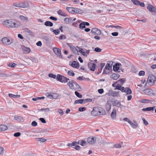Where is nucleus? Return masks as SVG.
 <instances>
[{
  "instance_id": "obj_50",
  "label": "nucleus",
  "mask_w": 156,
  "mask_h": 156,
  "mask_svg": "<svg viewBox=\"0 0 156 156\" xmlns=\"http://www.w3.org/2000/svg\"><path fill=\"white\" fill-rule=\"evenodd\" d=\"M141 102L143 103H148L150 101V100L148 99H144L141 100Z\"/></svg>"
},
{
  "instance_id": "obj_58",
  "label": "nucleus",
  "mask_w": 156,
  "mask_h": 156,
  "mask_svg": "<svg viewBox=\"0 0 156 156\" xmlns=\"http://www.w3.org/2000/svg\"><path fill=\"white\" fill-rule=\"evenodd\" d=\"M39 120L41 121L42 123H45L46 122V121L43 118H40Z\"/></svg>"
},
{
  "instance_id": "obj_13",
  "label": "nucleus",
  "mask_w": 156,
  "mask_h": 156,
  "mask_svg": "<svg viewBox=\"0 0 156 156\" xmlns=\"http://www.w3.org/2000/svg\"><path fill=\"white\" fill-rule=\"evenodd\" d=\"M88 66L91 70L92 71H94L96 65L94 63L89 62L88 64Z\"/></svg>"
},
{
  "instance_id": "obj_59",
  "label": "nucleus",
  "mask_w": 156,
  "mask_h": 156,
  "mask_svg": "<svg viewBox=\"0 0 156 156\" xmlns=\"http://www.w3.org/2000/svg\"><path fill=\"white\" fill-rule=\"evenodd\" d=\"M98 92L100 94H102L104 92V90L103 89H100L98 90Z\"/></svg>"
},
{
  "instance_id": "obj_26",
  "label": "nucleus",
  "mask_w": 156,
  "mask_h": 156,
  "mask_svg": "<svg viewBox=\"0 0 156 156\" xmlns=\"http://www.w3.org/2000/svg\"><path fill=\"white\" fill-rule=\"evenodd\" d=\"M106 110L107 111H108L111 109V103L108 102H107L105 105Z\"/></svg>"
},
{
  "instance_id": "obj_20",
  "label": "nucleus",
  "mask_w": 156,
  "mask_h": 156,
  "mask_svg": "<svg viewBox=\"0 0 156 156\" xmlns=\"http://www.w3.org/2000/svg\"><path fill=\"white\" fill-rule=\"evenodd\" d=\"M147 9L151 12H154L155 11L156 9L152 5L148 4L147 7Z\"/></svg>"
},
{
  "instance_id": "obj_30",
  "label": "nucleus",
  "mask_w": 156,
  "mask_h": 156,
  "mask_svg": "<svg viewBox=\"0 0 156 156\" xmlns=\"http://www.w3.org/2000/svg\"><path fill=\"white\" fill-rule=\"evenodd\" d=\"M19 18L25 22L27 21L28 18L26 16H24L22 15H21L19 16Z\"/></svg>"
},
{
  "instance_id": "obj_16",
  "label": "nucleus",
  "mask_w": 156,
  "mask_h": 156,
  "mask_svg": "<svg viewBox=\"0 0 156 156\" xmlns=\"http://www.w3.org/2000/svg\"><path fill=\"white\" fill-rule=\"evenodd\" d=\"M110 76L112 79L114 80H116L119 78L120 75L118 74L112 73Z\"/></svg>"
},
{
  "instance_id": "obj_10",
  "label": "nucleus",
  "mask_w": 156,
  "mask_h": 156,
  "mask_svg": "<svg viewBox=\"0 0 156 156\" xmlns=\"http://www.w3.org/2000/svg\"><path fill=\"white\" fill-rule=\"evenodd\" d=\"M91 32L95 35H100L101 34V30L96 28H92Z\"/></svg>"
},
{
  "instance_id": "obj_57",
  "label": "nucleus",
  "mask_w": 156,
  "mask_h": 156,
  "mask_svg": "<svg viewBox=\"0 0 156 156\" xmlns=\"http://www.w3.org/2000/svg\"><path fill=\"white\" fill-rule=\"evenodd\" d=\"M31 125L33 126H35L37 125V123L35 121H33L31 123Z\"/></svg>"
},
{
  "instance_id": "obj_41",
  "label": "nucleus",
  "mask_w": 156,
  "mask_h": 156,
  "mask_svg": "<svg viewBox=\"0 0 156 156\" xmlns=\"http://www.w3.org/2000/svg\"><path fill=\"white\" fill-rule=\"evenodd\" d=\"M70 76H73L75 75V73L72 70L69 71L67 73Z\"/></svg>"
},
{
  "instance_id": "obj_9",
  "label": "nucleus",
  "mask_w": 156,
  "mask_h": 156,
  "mask_svg": "<svg viewBox=\"0 0 156 156\" xmlns=\"http://www.w3.org/2000/svg\"><path fill=\"white\" fill-rule=\"evenodd\" d=\"M2 42L4 44L6 45H9L12 42V41H11L9 38L7 37H4L2 39Z\"/></svg>"
},
{
  "instance_id": "obj_29",
  "label": "nucleus",
  "mask_w": 156,
  "mask_h": 156,
  "mask_svg": "<svg viewBox=\"0 0 156 156\" xmlns=\"http://www.w3.org/2000/svg\"><path fill=\"white\" fill-rule=\"evenodd\" d=\"M64 21L66 24H69L72 22V20L69 18H65Z\"/></svg>"
},
{
  "instance_id": "obj_38",
  "label": "nucleus",
  "mask_w": 156,
  "mask_h": 156,
  "mask_svg": "<svg viewBox=\"0 0 156 156\" xmlns=\"http://www.w3.org/2000/svg\"><path fill=\"white\" fill-rule=\"evenodd\" d=\"M14 5L16 7L20 8H24L25 6L23 5V3L20 4H15Z\"/></svg>"
},
{
  "instance_id": "obj_24",
  "label": "nucleus",
  "mask_w": 156,
  "mask_h": 156,
  "mask_svg": "<svg viewBox=\"0 0 156 156\" xmlns=\"http://www.w3.org/2000/svg\"><path fill=\"white\" fill-rule=\"evenodd\" d=\"M73 10L74 12H75L77 13L81 14L83 12V10L76 8H74Z\"/></svg>"
},
{
  "instance_id": "obj_14",
  "label": "nucleus",
  "mask_w": 156,
  "mask_h": 156,
  "mask_svg": "<svg viewBox=\"0 0 156 156\" xmlns=\"http://www.w3.org/2000/svg\"><path fill=\"white\" fill-rule=\"evenodd\" d=\"M87 141L90 144H92L96 142V139L93 137H89L87 139Z\"/></svg>"
},
{
  "instance_id": "obj_25",
  "label": "nucleus",
  "mask_w": 156,
  "mask_h": 156,
  "mask_svg": "<svg viewBox=\"0 0 156 156\" xmlns=\"http://www.w3.org/2000/svg\"><path fill=\"white\" fill-rule=\"evenodd\" d=\"M75 104H85L84 99H80L78 100H76L75 101Z\"/></svg>"
},
{
  "instance_id": "obj_43",
  "label": "nucleus",
  "mask_w": 156,
  "mask_h": 156,
  "mask_svg": "<svg viewBox=\"0 0 156 156\" xmlns=\"http://www.w3.org/2000/svg\"><path fill=\"white\" fill-rule=\"evenodd\" d=\"M76 144H78V142H73L72 143H69L67 144V146H74Z\"/></svg>"
},
{
  "instance_id": "obj_62",
  "label": "nucleus",
  "mask_w": 156,
  "mask_h": 156,
  "mask_svg": "<svg viewBox=\"0 0 156 156\" xmlns=\"http://www.w3.org/2000/svg\"><path fill=\"white\" fill-rule=\"evenodd\" d=\"M50 19L51 20L56 21L57 20V19L54 17L51 16L50 17Z\"/></svg>"
},
{
  "instance_id": "obj_2",
  "label": "nucleus",
  "mask_w": 156,
  "mask_h": 156,
  "mask_svg": "<svg viewBox=\"0 0 156 156\" xmlns=\"http://www.w3.org/2000/svg\"><path fill=\"white\" fill-rule=\"evenodd\" d=\"M70 88L73 90H78L80 91L81 90V88L80 86L78 83L76 82H74L73 80H71L67 84Z\"/></svg>"
},
{
  "instance_id": "obj_19",
  "label": "nucleus",
  "mask_w": 156,
  "mask_h": 156,
  "mask_svg": "<svg viewBox=\"0 0 156 156\" xmlns=\"http://www.w3.org/2000/svg\"><path fill=\"white\" fill-rule=\"evenodd\" d=\"M153 90L150 89H147L144 90V93L147 95H150L152 94Z\"/></svg>"
},
{
  "instance_id": "obj_42",
  "label": "nucleus",
  "mask_w": 156,
  "mask_h": 156,
  "mask_svg": "<svg viewBox=\"0 0 156 156\" xmlns=\"http://www.w3.org/2000/svg\"><path fill=\"white\" fill-rule=\"evenodd\" d=\"M16 65V64L14 63H11L8 65L9 67L12 68H14Z\"/></svg>"
},
{
  "instance_id": "obj_33",
  "label": "nucleus",
  "mask_w": 156,
  "mask_h": 156,
  "mask_svg": "<svg viewBox=\"0 0 156 156\" xmlns=\"http://www.w3.org/2000/svg\"><path fill=\"white\" fill-rule=\"evenodd\" d=\"M86 144V142L84 140H81L80 142L79 141L78 142V144H80L81 145L83 146H85Z\"/></svg>"
},
{
  "instance_id": "obj_28",
  "label": "nucleus",
  "mask_w": 156,
  "mask_h": 156,
  "mask_svg": "<svg viewBox=\"0 0 156 156\" xmlns=\"http://www.w3.org/2000/svg\"><path fill=\"white\" fill-rule=\"evenodd\" d=\"M9 96L10 98H18L20 97V95H16L12 94H9Z\"/></svg>"
},
{
  "instance_id": "obj_47",
  "label": "nucleus",
  "mask_w": 156,
  "mask_h": 156,
  "mask_svg": "<svg viewBox=\"0 0 156 156\" xmlns=\"http://www.w3.org/2000/svg\"><path fill=\"white\" fill-rule=\"evenodd\" d=\"M10 75L7 74H5L4 73L0 74V76L2 77H9Z\"/></svg>"
},
{
  "instance_id": "obj_27",
  "label": "nucleus",
  "mask_w": 156,
  "mask_h": 156,
  "mask_svg": "<svg viewBox=\"0 0 156 156\" xmlns=\"http://www.w3.org/2000/svg\"><path fill=\"white\" fill-rule=\"evenodd\" d=\"M44 24L46 26L50 27H51L53 26L52 23L50 21H46L44 23Z\"/></svg>"
},
{
  "instance_id": "obj_44",
  "label": "nucleus",
  "mask_w": 156,
  "mask_h": 156,
  "mask_svg": "<svg viewBox=\"0 0 156 156\" xmlns=\"http://www.w3.org/2000/svg\"><path fill=\"white\" fill-rule=\"evenodd\" d=\"M122 142L121 143L117 144L115 145V147L116 148H120L122 147Z\"/></svg>"
},
{
  "instance_id": "obj_21",
  "label": "nucleus",
  "mask_w": 156,
  "mask_h": 156,
  "mask_svg": "<svg viewBox=\"0 0 156 156\" xmlns=\"http://www.w3.org/2000/svg\"><path fill=\"white\" fill-rule=\"evenodd\" d=\"M155 107V106L147 107L146 108H143L142 109V110L144 111H153Z\"/></svg>"
},
{
  "instance_id": "obj_51",
  "label": "nucleus",
  "mask_w": 156,
  "mask_h": 156,
  "mask_svg": "<svg viewBox=\"0 0 156 156\" xmlns=\"http://www.w3.org/2000/svg\"><path fill=\"white\" fill-rule=\"evenodd\" d=\"M86 108L85 107H80L78 109V111L80 112H83L86 110Z\"/></svg>"
},
{
  "instance_id": "obj_64",
  "label": "nucleus",
  "mask_w": 156,
  "mask_h": 156,
  "mask_svg": "<svg viewBox=\"0 0 156 156\" xmlns=\"http://www.w3.org/2000/svg\"><path fill=\"white\" fill-rule=\"evenodd\" d=\"M58 112H59V113L61 115H62L63 114V112L62 109H58Z\"/></svg>"
},
{
  "instance_id": "obj_36",
  "label": "nucleus",
  "mask_w": 156,
  "mask_h": 156,
  "mask_svg": "<svg viewBox=\"0 0 156 156\" xmlns=\"http://www.w3.org/2000/svg\"><path fill=\"white\" fill-rule=\"evenodd\" d=\"M74 8L73 7H67L66 8V9L67 11L69 12L72 13L74 12Z\"/></svg>"
},
{
  "instance_id": "obj_52",
  "label": "nucleus",
  "mask_w": 156,
  "mask_h": 156,
  "mask_svg": "<svg viewBox=\"0 0 156 156\" xmlns=\"http://www.w3.org/2000/svg\"><path fill=\"white\" fill-rule=\"evenodd\" d=\"M145 74V72L144 71H140L139 73V75L140 76H144Z\"/></svg>"
},
{
  "instance_id": "obj_1",
  "label": "nucleus",
  "mask_w": 156,
  "mask_h": 156,
  "mask_svg": "<svg viewBox=\"0 0 156 156\" xmlns=\"http://www.w3.org/2000/svg\"><path fill=\"white\" fill-rule=\"evenodd\" d=\"M3 24L6 27L12 28L18 27L21 25L20 23L12 20H5L3 22Z\"/></svg>"
},
{
  "instance_id": "obj_53",
  "label": "nucleus",
  "mask_w": 156,
  "mask_h": 156,
  "mask_svg": "<svg viewBox=\"0 0 156 156\" xmlns=\"http://www.w3.org/2000/svg\"><path fill=\"white\" fill-rule=\"evenodd\" d=\"M101 51V49L97 47L95 48L94 51L97 52H100Z\"/></svg>"
},
{
  "instance_id": "obj_6",
  "label": "nucleus",
  "mask_w": 156,
  "mask_h": 156,
  "mask_svg": "<svg viewBox=\"0 0 156 156\" xmlns=\"http://www.w3.org/2000/svg\"><path fill=\"white\" fill-rule=\"evenodd\" d=\"M120 90L122 92L126 93V94H130L132 93L131 90L129 87L124 88L122 86Z\"/></svg>"
},
{
  "instance_id": "obj_11",
  "label": "nucleus",
  "mask_w": 156,
  "mask_h": 156,
  "mask_svg": "<svg viewBox=\"0 0 156 156\" xmlns=\"http://www.w3.org/2000/svg\"><path fill=\"white\" fill-rule=\"evenodd\" d=\"M119 93L118 92L113 91V90H110L109 92L107 94L108 96H112L113 97H115L118 96Z\"/></svg>"
},
{
  "instance_id": "obj_4",
  "label": "nucleus",
  "mask_w": 156,
  "mask_h": 156,
  "mask_svg": "<svg viewBox=\"0 0 156 156\" xmlns=\"http://www.w3.org/2000/svg\"><path fill=\"white\" fill-rule=\"evenodd\" d=\"M69 79L60 74H58L57 77V80L62 83H67Z\"/></svg>"
},
{
  "instance_id": "obj_7",
  "label": "nucleus",
  "mask_w": 156,
  "mask_h": 156,
  "mask_svg": "<svg viewBox=\"0 0 156 156\" xmlns=\"http://www.w3.org/2000/svg\"><path fill=\"white\" fill-rule=\"evenodd\" d=\"M112 103L113 106H116L118 108H121L122 105L120 101L116 99H113L112 101Z\"/></svg>"
},
{
  "instance_id": "obj_34",
  "label": "nucleus",
  "mask_w": 156,
  "mask_h": 156,
  "mask_svg": "<svg viewBox=\"0 0 156 156\" xmlns=\"http://www.w3.org/2000/svg\"><path fill=\"white\" fill-rule=\"evenodd\" d=\"M79 28L81 29H83L85 28V25L84 23V22H83L80 24Z\"/></svg>"
},
{
  "instance_id": "obj_46",
  "label": "nucleus",
  "mask_w": 156,
  "mask_h": 156,
  "mask_svg": "<svg viewBox=\"0 0 156 156\" xmlns=\"http://www.w3.org/2000/svg\"><path fill=\"white\" fill-rule=\"evenodd\" d=\"M75 95L78 98H82V94H80L77 91H75Z\"/></svg>"
},
{
  "instance_id": "obj_32",
  "label": "nucleus",
  "mask_w": 156,
  "mask_h": 156,
  "mask_svg": "<svg viewBox=\"0 0 156 156\" xmlns=\"http://www.w3.org/2000/svg\"><path fill=\"white\" fill-rule=\"evenodd\" d=\"M35 139L37 141H40L42 142H44L47 140L46 139L43 138H36Z\"/></svg>"
},
{
  "instance_id": "obj_3",
  "label": "nucleus",
  "mask_w": 156,
  "mask_h": 156,
  "mask_svg": "<svg viewBox=\"0 0 156 156\" xmlns=\"http://www.w3.org/2000/svg\"><path fill=\"white\" fill-rule=\"evenodd\" d=\"M91 115L94 116L105 114V110L102 108L100 107H94L93 110L91 112Z\"/></svg>"
},
{
  "instance_id": "obj_8",
  "label": "nucleus",
  "mask_w": 156,
  "mask_h": 156,
  "mask_svg": "<svg viewBox=\"0 0 156 156\" xmlns=\"http://www.w3.org/2000/svg\"><path fill=\"white\" fill-rule=\"evenodd\" d=\"M53 50L54 53L59 58H62V56L61 54L60 50L57 48H54Z\"/></svg>"
},
{
  "instance_id": "obj_54",
  "label": "nucleus",
  "mask_w": 156,
  "mask_h": 156,
  "mask_svg": "<svg viewBox=\"0 0 156 156\" xmlns=\"http://www.w3.org/2000/svg\"><path fill=\"white\" fill-rule=\"evenodd\" d=\"M142 119L143 121L144 124H145V125L147 126L148 124V122L145 119L143 118Z\"/></svg>"
},
{
  "instance_id": "obj_40",
  "label": "nucleus",
  "mask_w": 156,
  "mask_h": 156,
  "mask_svg": "<svg viewBox=\"0 0 156 156\" xmlns=\"http://www.w3.org/2000/svg\"><path fill=\"white\" fill-rule=\"evenodd\" d=\"M132 2L135 5H139L140 2L138 0H131Z\"/></svg>"
},
{
  "instance_id": "obj_55",
  "label": "nucleus",
  "mask_w": 156,
  "mask_h": 156,
  "mask_svg": "<svg viewBox=\"0 0 156 156\" xmlns=\"http://www.w3.org/2000/svg\"><path fill=\"white\" fill-rule=\"evenodd\" d=\"M47 96L48 98L50 99L54 98L53 95L51 94L50 93H47Z\"/></svg>"
},
{
  "instance_id": "obj_49",
  "label": "nucleus",
  "mask_w": 156,
  "mask_h": 156,
  "mask_svg": "<svg viewBox=\"0 0 156 156\" xmlns=\"http://www.w3.org/2000/svg\"><path fill=\"white\" fill-rule=\"evenodd\" d=\"M120 82L122 83V85L125 82V80L124 78H122L116 82Z\"/></svg>"
},
{
  "instance_id": "obj_61",
  "label": "nucleus",
  "mask_w": 156,
  "mask_h": 156,
  "mask_svg": "<svg viewBox=\"0 0 156 156\" xmlns=\"http://www.w3.org/2000/svg\"><path fill=\"white\" fill-rule=\"evenodd\" d=\"M63 38L64 39H65L66 38L65 36L64 35H61L59 37V39L60 40H62L63 39Z\"/></svg>"
},
{
  "instance_id": "obj_63",
  "label": "nucleus",
  "mask_w": 156,
  "mask_h": 156,
  "mask_svg": "<svg viewBox=\"0 0 156 156\" xmlns=\"http://www.w3.org/2000/svg\"><path fill=\"white\" fill-rule=\"evenodd\" d=\"M112 35L113 36H117L118 35V33L117 32H114L112 33Z\"/></svg>"
},
{
  "instance_id": "obj_23",
  "label": "nucleus",
  "mask_w": 156,
  "mask_h": 156,
  "mask_svg": "<svg viewBox=\"0 0 156 156\" xmlns=\"http://www.w3.org/2000/svg\"><path fill=\"white\" fill-rule=\"evenodd\" d=\"M8 129L7 126L4 125H0V131H5Z\"/></svg>"
},
{
  "instance_id": "obj_12",
  "label": "nucleus",
  "mask_w": 156,
  "mask_h": 156,
  "mask_svg": "<svg viewBox=\"0 0 156 156\" xmlns=\"http://www.w3.org/2000/svg\"><path fill=\"white\" fill-rule=\"evenodd\" d=\"M116 111L115 108H114L111 114L112 119L113 120H115L116 118Z\"/></svg>"
},
{
  "instance_id": "obj_45",
  "label": "nucleus",
  "mask_w": 156,
  "mask_h": 156,
  "mask_svg": "<svg viewBox=\"0 0 156 156\" xmlns=\"http://www.w3.org/2000/svg\"><path fill=\"white\" fill-rule=\"evenodd\" d=\"M48 76L50 77L53 78L54 79H56L57 77L56 75L52 74L49 73L48 74Z\"/></svg>"
},
{
  "instance_id": "obj_17",
  "label": "nucleus",
  "mask_w": 156,
  "mask_h": 156,
  "mask_svg": "<svg viewBox=\"0 0 156 156\" xmlns=\"http://www.w3.org/2000/svg\"><path fill=\"white\" fill-rule=\"evenodd\" d=\"M121 66V64L120 63H116L113 66V70L115 71L118 70L119 69L120 66Z\"/></svg>"
},
{
  "instance_id": "obj_56",
  "label": "nucleus",
  "mask_w": 156,
  "mask_h": 156,
  "mask_svg": "<svg viewBox=\"0 0 156 156\" xmlns=\"http://www.w3.org/2000/svg\"><path fill=\"white\" fill-rule=\"evenodd\" d=\"M20 135L21 133L20 132H17L14 134V136L15 137H18L20 136Z\"/></svg>"
},
{
  "instance_id": "obj_37",
  "label": "nucleus",
  "mask_w": 156,
  "mask_h": 156,
  "mask_svg": "<svg viewBox=\"0 0 156 156\" xmlns=\"http://www.w3.org/2000/svg\"><path fill=\"white\" fill-rule=\"evenodd\" d=\"M112 65L109 63H107L105 67V69L109 70L112 67Z\"/></svg>"
},
{
  "instance_id": "obj_48",
  "label": "nucleus",
  "mask_w": 156,
  "mask_h": 156,
  "mask_svg": "<svg viewBox=\"0 0 156 156\" xmlns=\"http://www.w3.org/2000/svg\"><path fill=\"white\" fill-rule=\"evenodd\" d=\"M53 32L54 33V34L55 35H57L60 33L59 30L58 29L54 30H53Z\"/></svg>"
},
{
  "instance_id": "obj_31",
  "label": "nucleus",
  "mask_w": 156,
  "mask_h": 156,
  "mask_svg": "<svg viewBox=\"0 0 156 156\" xmlns=\"http://www.w3.org/2000/svg\"><path fill=\"white\" fill-rule=\"evenodd\" d=\"M57 13L59 15H60L62 16H66V13L64 12H63L60 9L59 10L57 11Z\"/></svg>"
},
{
  "instance_id": "obj_22",
  "label": "nucleus",
  "mask_w": 156,
  "mask_h": 156,
  "mask_svg": "<svg viewBox=\"0 0 156 156\" xmlns=\"http://www.w3.org/2000/svg\"><path fill=\"white\" fill-rule=\"evenodd\" d=\"M134 122L135 123V124L133 123L131 121L130 122H129V123L131 127L133 129H135L138 126L136 124V122L135 121H134Z\"/></svg>"
},
{
  "instance_id": "obj_60",
  "label": "nucleus",
  "mask_w": 156,
  "mask_h": 156,
  "mask_svg": "<svg viewBox=\"0 0 156 156\" xmlns=\"http://www.w3.org/2000/svg\"><path fill=\"white\" fill-rule=\"evenodd\" d=\"M66 44L68 45V46L70 48V49H71L73 48V47H74V46H73L72 44H71V43H66Z\"/></svg>"
},
{
  "instance_id": "obj_18",
  "label": "nucleus",
  "mask_w": 156,
  "mask_h": 156,
  "mask_svg": "<svg viewBox=\"0 0 156 156\" xmlns=\"http://www.w3.org/2000/svg\"><path fill=\"white\" fill-rule=\"evenodd\" d=\"M14 119L18 121L24 122V119L21 116L18 115H15L14 117Z\"/></svg>"
},
{
  "instance_id": "obj_15",
  "label": "nucleus",
  "mask_w": 156,
  "mask_h": 156,
  "mask_svg": "<svg viewBox=\"0 0 156 156\" xmlns=\"http://www.w3.org/2000/svg\"><path fill=\"white\" fill-rule=\"evenodd\" d=\"M21 48L23 51V53H29L30 51V49L29 48L26 47L23 45L21 46Z\"/></svg>"
},
{
  "instance_id": "obj_35",
  "label": "nucleus",
  "mask_w": 156,
  "mask_h": 156,
  "mask_svg": "<svg viewBox=\"0 0 156 156\" xmlns=\"http://www.w3.org/2000/svg\"><path fill=\"white\" fill-rule=\"evenodd\" d=\"M71 50L74 54H77L78 53V50L74 46Z\"/></svg>"
},
{
  "instance_id": "obj_5",
  "label": "nucleus",
  "mask_w": 156,
  "mask_h": 156,
  "mask_svg": "<svg viewBox=\"0 0 156 156\" xmlns=\"http://www.w3.org/2000/svg\"><path fill=\"white\" fill-rule=\"evenodd\" d=\"M156 80V77L155 76L151 74L148 77L147 82H146L145 85L147 86L148 85L149 83H151V84H153L154 82Z\"/></svg>"
},
{
  "instance_id": "obj_39",
  "label": "nucleus",
  "mask_w": 156,
  "mask_h": 156,
  "mask_svg": "<svg viewBox=\"0 0 156 156\" xmlns=\"http://www.w3.org/2000/svg\"><path fill=\"white\" fill-rule=\"evenodd\" d=\"M79 64L78 62H77L76 61H73L71 64L72 66L73 67L76 68L77 67V66Z\"/></svg>"
}]
</instances>
